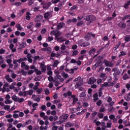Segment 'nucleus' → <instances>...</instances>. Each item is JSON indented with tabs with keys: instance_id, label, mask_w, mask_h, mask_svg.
<instances>
[{
	"instance_id": "nucleus-1",
	"label": "nucleus",
	"mask_w": 130,
	"mask_h": 130,
	"mask_svg": "<svg viewBox=\"0 0 130 130\" xmlns=\"http://www.w3.org/2000/svg\"><path fill=\"white\" fill-rule=\"evenodd\" d=\"M84 19L87 22L86 25L88 26V25H90L91 23H93V22L96 20V17L93 15H90L86 16L85 17H84Z\"/></svg>"
},
{
	"instance_id": "nucleus-2",
	"label": "nucleus",
	"mask_w": 130,
	"mask_h": 130,
	"mask_svg": "<svg viewBox=\"0 0 130 130\" xmlns=\"http://www.w3.org/2000/svg\"><path fill=\"white\" fill-rule=\"evenodd\" d=\"M51 5H52V3H51V2L47 3L43 2L41 3V5L43 6V8L44 9V10H48Z\"/></svg>"
},
{
	"instance_id": "nucleus-3",
	"label": "nucleus",
	"mask_w": 130,
	"mask_h": 130,
	"mask_svg": "<svg viewBox=\"0 0 130 130\" xmlns=\"http://www.w3.org/2000/svg\"><path fill=\"white\" fill-rule=\"evenodd\" d=\"M44 18L46 21H49L50 18H52V13L50 12H47L44 14Z\"/></svg>"
},
{
	"instance_id": "nucleus-4",
	"label": "nucleus",
	"mask_w": 130,
	"mask_h": 130,
	"mask_svg": "<svg viewBox=\"0 0 130 130\" xmlns=\"http://www.w3.org/2000/svg\"><path fill=\"white\" fill-rule=\"evenodd\" d=\"M96 81H97V79H96L95 77H92L89 79L87 84H88V85H92L96 83Z\"/></svg>"
},
{
	"instance_id": "nucleus-5",
	"label": "nucleus",
	"mask_w": 130,
	"mask_h": 130,
	"mask_svg": "<svg viewBox=\"0 0 130 130\" xmlns=\"http://www.w3.org/2000/svg\"><path fill=\"white\" fill-rule=\"evenodd\" d=\"M43 19V16L41 15H38L36 16V18L34 19L35 22H36L37 23H39V22H40L41 20Z\"/></svg>"
},
{
	"instance_id": "nucleus-6",
	"label": "nucleus",
	"mask_w": 130,
	"mask_h": 130,
	"mask_svg": "<svg viewBox=\"0 0 130 130\" xmlns=\"http://www.w3.org/2000/svg\"><path fill=\"white\" fill-rule=\"evenodd\" d=\"M104 63H105L106 67H110V68L113 67V63L106 59L104 60Z\"/></svg>"
},
{
	"instance_id": "nucleus-7",
	"label": "nucleus",
	"mask_w": 130,
	"mask_h": 130,
	"mask_svg": "<svg viewBox=\"0 0 130 130\" xmlns=\"http://www.w3.org/2000/svg\"><path fill=\"white\" fill-rule=\"evenodd\" d=\"M118 27L121 28V29H125V28H126V23L121 21L118 24Z\"/></svg>"
},
{
	"instance_id": "nucleus-8",
	"label": "nucleus",
	"mask_w": 130,
	"mask_h": 130,
	"mask_svg": "<svg viewBox=\"0 0 130 130\" xmlns=\"http://www.w3.org/2000/svg\"><path fill=\"white\" fill-rule=\"evenodd\" d=\"M58 119V116H54V117L52 116H50L49 117V120L50 121H56Z\"/></svg>"
},
{
	"instance_id": "nucleus-9",
	"label": "nucleus",
	"mask_w": 130,
	"mask_h": 130,
	"mask_svg": "<svg viewBox=\"0 0 130 130\" xmlns=\"http://www.w3.org/2000/svg\"><path fill=\"white\" fill-rule=\"evenodd\" d=\"M82 85H83V81L81 80H79L77 83H76V84L75 85V87L77 89L79 88V87H81Z\"/></svg>"
},
{
	"instance_id": "nucleus-10",
	"label": "nucleus",
	"mask_w": 130,
	"mask_h": 130,
	"mask_svg": "<svg viewBox=\"0 0 130 130\" xmlns=\"http://www.w3.org/2000/svg\"><path fill=\"white\" fill-rule=\"evenodd\" d=\"M75 70H77V68H75L74 69H71L70 70L68 69H65L66 72L67 73H70V74H74V73H75Z\"/></svg>"
},
{
	"instance_id": "nucleus-11",
	"label": "nucleus",
	"mask_w": 130,
	"mask_h": 130,
	"mask_svg": "<svg viewBox=\"0 0 130 130\" xmlns=\"http://www.w3.org/2000/svg\"><path fill=\"white\" fill-rule=\"evenodd\" d=\"M27 44L25 42H23L21 44L19 45L20 47L18 49H22V48H25L26 47Z\"/></svg>"
},
{
	"instance_id": "nucleus-12",
	"label": "nucleus",
	"mask_w": 130,
	"mask_h": 130,
	"mask_svg": "<svg viewBox=\"0 0 130 130\" xmlns=\"http://www.w3.org/2000/svg\"><path fill=\"white\" fill-rule=\"evenodd\" d=\"M89 45H90V43L84 42L80 45V46H82V47H87V46H89Z\"/></svg>"
},
{
	"instance_id": "nucleus-13",
	"label": "nucleus",
	"mask_w": 130,
	"mask_h": 130,
	"mask_svg": "<svg viewBox=\"0 0 130 130\" xmlns=\"http://www.w3.org/2000/svg\"><path fill=\"white\" fill-rule=\"evenodd\" d=\"M93 98H94L93 101H94V102H96L97 100H99V98H98V93H95L93 95Z\"/></svg>"
},
{
	"instance_id": "nucleus-14",
	"label": "nucleus",
	"mask_w": 130,
	"mask_h": 130,
	"mask_svg": "<svg viewBox=\"0 0 130 130\" xmlns=\"http://www.w3.org/2000/svg\"><path fill=\"white\" fill-rule=\"evenodd\" d=\"M64 23H63V22H60L57 26V29L58 30H59L61 28H62V27H63V24Z\"/></svg>"
},
{
	"instance_id": "nucleus-15",
	"label": "nucleus",
	"mask_w": 130,
	"mask_h": 130,
	"mask_svg": "<svg viewBox=\"0 0 130 130\" xmlns=\"http://www.w3.org/2000/svg\"><path fill=\"white\" fill-rule=\"evenodd\" d=\"M31 13H30V12H26V16L25 17L26 20H27L28 21L30 20V19H31Z\"/></svg>"
},
{
	"instance_id": "nucleus-16",
	"label": "nucleus",
	"mask_w": 130,
	"mask_h": 130,
	"mask_svg": "<svg viewBox=\"0 0 130 130\" xmlns=\"http://www.w3.org/2000/svg\"><path fill=\"white\" fill-rule=\"evenodd\" d=\"M122 79H123V80H124V81L128 80V79H129V76H128V75H127V74L125 73L122 76Z\"/></svg>"
},
{
	"instance_id": "nucleus-17",
	"label": "nucleus",
	"mask_w": 130,
	"mask_h": 130,
	"mask_svg": "<svg viewBox=\"0 0 130 130\" xmlns=\"http://www.w3.org/2000/svg\"><path fill=\"white\" fill-rule=\"evenodd\" d=\"M124 98L126 101H129V100H130V92L127 94L125 95Z\"/></svg>"
},
{
	"instance_id": "nucleus-18",
	"label": "nucleus",
	"mask_w": 130,
	"mask_h": 130,
	"mask_svg": "<svg viewBox=\"0 0 130 130\" xmlns=\"http://www.w3.org/2000/svg\"><path fill=\"white\" fill-rule=\"evenodd\" d=\"M95 64L97 67H101L102 66V61L101 60V59H99Z\"/></svg>"
},
{
	"instance_id": "nucleus-19",
	"label": "nucleus",
	"mask_w": 130,
	"mask_h": 130,
	"mask_svg": "<svg viewBox=\"0 0 130 130\" xmlns=\"http://www.w3.org/2000/svg\"><path fill=\"white\" fill-rule=\"evenodd\" d=\"M57 41H59V42H64L66 41V39H63L62 37H60L59 38H57Z\"/></svg>"
},
{
	"instance_id": "nucleus-20",
	"label": "nucleus",
	"mask_w": 130,
	"mask_h": 130,
	"mask_svg": "<svg viewBox=\"0 0 130 130\" xmlns=\"http://www.w3.org/2000/svg\"><path fill=\"white\" fill-rule=\"evenodd\" d=\"M96 52V49L92 48L90 50V51L88 52V54L89 55H92V54H93V53H94V52Z\"/></svg>"
},
{
	"instance_id": "nucleus-21",
	"label": "nucleus",
	"mask_w": 130,
	"mask_h": 130,
	"mask_svg": "<svg viewBox=\"0 0 130 130\" xmlns=\"http://www.w3.org/2000/svg\"><path fill=\"white\" fill-rule=\"evenodd\" d=\"M12 99L13 100V101H15V102H17L19 100V98L17 97L16 95H14L12 96Z\"/></svg>"
},
{
	"instance_id": "nucleus-22",
	"label": "nucleus",
	"mask_w": 130,
	"mask_h": 130,
	"mask_svg": "<svg viewBox=\"0 0 130 130\" xmlns=\"http://www.w3.org/2000/svg\"><path fill=\"white\" fill-rule=\"evenodd\" d=\"M85 39L86 40H90L91 39V36L89 34V32L85 36Z\"/></svg>"
},
{
	"instance_id": "nucleus-23",
	"label": "nucleus",
	"mask_w": 130,
	"mask_h": 130,
	"mask_svg": "<svg viewBox=\"0 0 130 130\" xmlns=\"http://www.w3.org/2000/svg\"><path fill=\"white\" fill-rule=\"evenodd\" d=\"M124 55H126V52L124 51H122L120 52V54L118 55V57H120L121 56H124Z\"/></svg>"
},
{
	"instance_id": "nucleus-24",
	"label": "nucleus",
	"mask_w": 130,
	"mask_h": 130,
	"mask_svg": "<svg viewBox=\"0 0 130 130\" xmlns=\"http://www.w3.org/2000/svg\"><path fill=\"white\" fill-rule=\"evenodd\" d=\"M58 63H59V61H58V60H55L52 66L54 67V68H56V67H57V66L58 65Z\"/></svg>"
},
{
	"instance_id": "nucleus-25",
	"label": "nucleus",
	"mask_w": 130,
	"mask_h": 130,
	"mask_svg": "<svg viewBox=\"0 0 130 130\" xmlns=\"http://www.w3.org/2000/svg\"><path fill=\"white\" fill-rule=\"evenodd\" d=\"M120 44H121V42H119L118 44H117L115 47H114V51H115V50H116L117 49V48H118V47H119Z\"/></svg>"
},
{
	"instance_id": "nucleus-26",
	"label": "nucleus",
	"mask_w": 130,
	"mask_h": 130,
	"mask_svg": "<svg viewBox=\"0 0 130 130\" xmlns=\"http://www.w3.org/2000/svg\"><path fill=\"white\" fill-rule=\"evenodd\" d=\"M24 93H26L27 95H30L31 96V95L33 94V90H29L28 91H24Z\"/></svg>"
},
{
	"instance_id": "nucleus-27",
	"label": "nucleus",
	"mask_w": 130,
	"mask_h": 130,
	"mask_svg": "<svg viewBox=\"0 0 130 130\" xmlns=\"http://www.w3.org/2000/svg\"><path fill=\"white\" fill-rule=\"evenodd\" d=\"M12 5V6H16V7H20V6L22 5V3L21 2H16L13 3Z\"/></svg>"
},
{
	"instance_id": "nucleus-28",
	"label": "nucleus",
	"mask_w": 130,
	"mask_h": 130,
	"mask_svg": "<svg viewBox=\"0 0 130 130\" xmlns=\"http://www.w3.org/2000/svg\"><path fill=\"white\" fill-rule=\"evenodd\" d=\"M130 17V15H126L124 17H122V21H125V20H127L128 18Z\"/></svg>"
},
{
	"instance_id": "nucleus-29",
	"label": "nucleus",
	"mask_w": 130,
	"mask_h": 130,
	"mask_svg": "<svg viewBox=\"0 0 130 130\" xmlns=\"http://www.w3.org/2000/svg\"><path fill=\"white\" fill-rule=\"evenodd\" d=\"M103 89L102 88H100L99 90V97H101L102 96V94H103Z\"/></svg>"
},
{
	"instance_id": "nucleus-30",
	"label": "nucleus",
	"mask_w": 130,
	"mask_h": 130,
	"mask_svg": "<svg viewBox=\"0 0 130 130\" xmlns=\"http://www.w3.org/2000/svg\"><path fill=\"white\" fill-rule=\"evenodd\" d=\"M117 75H120V71H119V70H117L116 72L113 73L114 77H117Z\"/></svg>"
},
{
	"instance_id": "nucleus-31",
	"label": "nucleus",
	"mask_w": 130,
	"mask_h": 130,
	"mask_svg": "<svg viewBox=\"0 0 130 130\" xmlns=\"http://www.w3.org/2000/svg\"><path fill=\"white\" fill-rule=\"evenodd\" d=\"M79 54V51L74 50L73 52L72 56H75V55H78Z\"/></svg>"
},
{
	"instance_id": "nucleus-32",
	"label": "nucleus",
	"mask_w": 130,
	"mask_h": 130,
	"mask_svg": "<svg viewBox=\"0 0 130 130\" xmlns=\"http://www.w3.org/2000/svg\"><path fill=\"white\" fill-rule=\"evenodd\" d=\"M59 36H60V32H59V31H57V32L56 31V34H55V39H57L58 38Z\"/></svg>"
},
{
	"instance_id": "nucleus-33",
	"label": "nucleus",
	"mask_w": 130,
	"mask_h": 130,
	"mask_svg": "<svg viewBox=\"0 0 130 130\" xmlns=\"http://www.w3.org/2000/svg\"><path fill=\"white\" fill-rule=\"evenodd\" d=\"M53 82L55 83V86L56 87H57V86H58V85L60 84V82L58 80H54Z\"/></svg>"
},
{
	"instance_id": "nucleus-34",
	"label": "nucleus",
	"mask_w": 130,
	"mask_h": 130,
	"mask_svg": "<svg viewBox=\"0 0 130 130\" xmlns=\"http://www.w3.org/2000/svg\"><path fill=\"white\" fill-rule=\"evenodd\" d=\"M78 100H79V99H78V98H74L73 99V103H72L73 105H75V104H76V103H77V102Z\"/></svg>"
},
{
	"instance_id": "nucleus-35",
	"label": "nucleus",
	"mask_w": 130,
	"mask_h": 130,
	"mask_svg": "<svg viewBox=\"0 0 130 130\" xmlns=\"http://www.w3.org/2000/svg\"><path fill=\"white\" fill-rule=\"evenodd\" d=\"M63 5V3L62 2H60L58 3L57 6H58V7H59L60 8V10H61V8H62V5Z\"/></svg>"
},
{
	"instance_id": "nucleus-36",
	"label": "nucleus",
	"mask_w": 130,
	"mask_h": 130,
	"mask_svg": "<svg viewBox=\"0 0 130 130\" xmlns=\"http://www.w3.org/2000/svg\"><path fill=\"white\" fill-rule=\"evenodd\" d=\"M109 86V84L108 83V82H105L104 84L101 85V87L103 88V87H108Z\"/></svg>"
},
{
	"instance_id": "nucleus-37",
	"label": "nucleus",
	"mask_w": 130,
	"mask_h": 130,
	"mask_svg": "<svg viewBox=\"0 0 130 130\" xmlns=\"http://www.w3.org/2000/svg\"><path fill=\"white\" fill-rule=\"evenodd\" d=\"M46 51L47 53H48V54H49V53L51 52V48H50V47H47Z\"/></svg>"
},
{
	"instance_id": "nucleus-38",
	"label": "nucleus",
	"mask_w": 130,
	"mask_h": 130,
	"mask_svg": "<svg viewBox=\"0 0 130 130\" xmlns=\"http://www.w3.org/2000/svg\"><path fill=\"white\" fill-rule=\"evenodd\" d=\"M124 40L126 42H129L130 41V37L129 36H126L124 38Z\"/></svg>"
},
{
	"instance_id": "nucleus-39",
	"label": "nucleus",
	"mask_w": 130,
	"mask_h": 130,
	"mask_svg": "<svg viewBox=\"0 0 130 130\" xmlns=\"http://www.w3.org/2000/svg\"><path fill=\"white\" fill-rule=\"evenodd\" d=\"M82 80V78H81V77L79 76L78 77H77V78H75L74 80V82H79V81H81Z\"/></svg>"
},
{
	"instance_id": "nucleus-40",
	"label": "nucleus",
	"mask_w": 130,
	"mask_h": 130,
	"mask_svg": "<svg viewBox=\"0 0 130 130\" xmlns=\"http://www.w3.org/2000/svg\"><path fill=\"white\" fill-rule=\"evenodd\" d=\"M14 88H15V83H12V84L9 86V89H10V90H13V89H14Z\"/></svg>"
},
{
	"instance_id": "nucleus-41",
	"label": "nucleus",
	"mask_w": 130,
	"mask_h": 130,
	"mask_svg": "<svg viewBox=\"0 0 130 130\" xmlns=\"http://www.w3.org/2000/svg\"><path fill=\"white\" fill-rule=\"evenodd\" d=\"M24 98H18V100H17V102H18L19 103H22V102H24Z\"/></svg>"
},
{
	"instance_id": "nucleus-42",
	"label": "nucleus",
	"mask_w": 130,
	"mask_h": 130,
	"mask_svg": "<svg viewBox=\"0 0 130 130\" xmlns=\"http://www.w3.org/2000/svg\"><path fill=\"white\" fill-rule=\"evenodd\" d=\"M40 79H41V76H38V77H36V78L34 79V80H35L36 82H39V81H40Z\"/></svg>"
},
{
	"instance_id": "nucleus-43",
	"label": "nucleus",
	"mask_w": 130,
	"mask_h": 130,
	"mask_svg": "<svg viewBox=\"0 0 130 130\" xmlns=\"http://www.w3.org/2000/svg\"><path fill=\"white\" fill-rule=\"evenodd\" d=\"M96 104L98 106H101V104H102V101L101 100H99L98 102H96Z\"/></svg>"
},
{
	"instance_id": "nucleus-44",
	"label": "nucleus",
	"mask_w": 130,
	"mask_h": 130,
	"mask_svg": "<svg viewBox=\"0 0 130 130\" xmlns=\"http://www.w3.org/2000/svg\"><path fill=\"white\" fill-rule=\"evenodd\" d=\"M33 4H34V0L28 1V6H32Z\"/></svg>"
},
{
	"instance_id": "nucleus-45",
	"label": "nucleus",
	"mask_w": 130,
	"mask_h": 130,
	"mask_svg": "<svg viewBox=\"0 0 130 130\" xmlns=\"http://www.w3.org/2000/svg\"><path fill=\"white\" fill-rule=\"evenodd\" d=\"M83 24H84V21H83V20H82V21H80L77 22V26H82V25H83Z\"/></svg>"
},
{
	"instance_id": "nucleus-46",
	"label": "nucleus",
	"mask_w": 130,
	"mask_h": 130,
	"mask_svg": "<svg viewBox=\"0 0 130 130\" xmlns=\"http://www.w3.org/2000/svg\"><path fill=\"white\" fill-rule=\"evenodd\" d=\"M42 91H43V89H42V88H38L37 90V92L38 94H41V92H42Z\"/></svg>"
},
{
	"instance_id": "nucleus-47",
	"label": "nucleus",
	"mask_w": 130,
	"mask_h": 130,
	"mask_svg": "<svg viewBox=\"0 0 130 130\" xmlns=\"http://www.w3.org/2000/svg\"><path fill=\"white\" fill-rule=\"evenodd\" d=\"M104 49V47H102L101 49H100L98 51L97 53L98 55L100 54L101 52H102V51Z\"/></svg>"
},
{
	"instance_id": "nucleus-48",
	"label": "nucleus",
	"mask_w": 130,
	"mask_h": 130,
	"mask_svg": "<svg viewBox=\"0 0 130 130\" xmlns=\"http://www.w3.org/2000/svg\"><path fill=\"white\" fill-rule=\"evenodd\" d=\"M62 116L63 119H64L66 120L68 119V117H69V115L64 114V115H63Z\"/></svg>"
},
{
	"instance_id": "nucleus-49",
	"label": "nucleus",
	"mask_w": 130,
	"mask_h": 130,
	"mask_svg": "<svg viewBox=\"0 0 130 130\" xmlns=\"http://www.w3.org/2000/svg\"><path fill=\"white\" fill-rule=\"evenodd\" d=\"M62 53H63L62 51H60V53L58 52L56 55V57L59 58L60 56V54H62Z\"/></svg>"
},
{
	"instance_id": "nucleus-50",
	"label": "nucleus",
	"mask_w": 130,
	"mask_h": 130,
	"mask_svg": "<svg viewBox=\"0 0 130 130\" xmlns=\"http://www.w3.org/2000/svg\"><path fill=\"white\" fill-rule=\"evenodd\" d=\"M12 101H11V100H6V101H5V104H11V103H12Z\"/></svg>"
},
{
	"instance_id": "nucleus-51",
	"label": "nucleus",
	"mask_w": 130,
	"mask_h": 130,
	"mask_svg": "<svg viewBox=\"0 0 130 130\" xmlns=\"http://www.w3.org/2000/svg\"><path fill=\"white\" fill-rule=\"evenodd\" d=\"M48 80L49 81V82H51V81H54V80H53V77L51 76H50L48 77Z\"/></svg>"
},
{
	"instance_id": "nucleus-52",
	"label": "nucleus",
	"mask_w": 130,
	"mask_h": 130,
	"mask_svg": "<svg viewBox=\"0 0 130 130\" xmlns=\"http://www.w3.org/2000/svg\"><path fill=\"white\" fill-rule=\"evenodd\" d=\"M51 115L55 116L56 115V111L55 110H53L51 112Z\"/></svg>"
},
{
	"instance_id": "nucleus-53",
	"label": "nucleus",
	"mask_w": 130,
	"mask_h": 130,
	"mask_svg": "<svg viewBox=\"0 0 130 130\" xmlns=\"http://www.w3.org/2000/svg\"><path fill=\"white\" fill-rule=\"evenodd\" d=\"M47 31V30L46 28H43L41 30V33L42 34H45V33H46V31Z\"/></svg>"
},
{
	"instance_id": "nucleus-54",
	"label": "nucleus",
	"mask_w": 130,
	"mask_h": 130,
	"mask_svg": "<svg viewBox=\"0 0 130 130\" xmlns=\"http://www.w3.org/2000/svg\"><path fill=\"white\" fill-rule=\"evenodd\" d=\"M61 76L60 75H57L55 77L54 80H56V81H57V80H60Z\"/></svg>"
},
{
	"instance_id": "nucleus-55",
	"label": "nucleus",
	"mask_w": 130,
	"mask_h": 130,
	"mask_svg": "<svg viewBox=\"0 0 130 130\" xmlns=\"http://www.w3.org/2000/svg\"><path fill=\"white\" fill-rule=\"evenodd\" d=\"M115 84H116V81H113V82H110L109 85V87H111V86H113L115 85Z\"/></svg>"
},
{
	"instance_id": "nucleus-56",
	"label": "nucleus",
	"mask_w": 130,
	"mask_h": 130,
	"mask_svg": "<svg viewBox=\"0 0 130 130\" xmlns=\"http://www.w3.org/2000/svg\"><path fill=\"white\" fill-rule=\"evenodd\" d=\"M42 73H45L46 71V66H45L44 67H42L41 69Z\"/></svg>"
},
{
	"instance_id": "nucleus-57",
	"label": "nucleus",
	"mask_w": 130,
	"mask_h": 130,
	"mask_svg": "<svg viewBox=\"0 0 130 130\" xmlns=\"http://www.w3.org/2000/svg\"><path fill=\"white\" fill-rule=\"evenodd\" d=\"M112 20H113V17H108L106 19V21H112Z\"/></svg>"
},
{
	"instance_id": "nucleus-58",
	"label": "nucleus",
	"mask_w": 130,
	"mask_h": 130,
	"mask_svg": "<svg viewBox=\"0 0 130 130\" xmlns=\"http://www.w3.org/2000/svg\"><path fill=\"white\" fill-rule=\"evenodd\" d=\"M86 96V93L84 92H82L81 93H80V94L79 95V97L81 98H83V97H85Z\"/></svg>"
},
{
	"instance_id": "nucleus-59",
	"label": "nucleus",
	"mask_w": 130,
	"mask_h": 130,
	"mask_svg": "<svg viewBox=\"0 0 130 130\" xmlns=\"http://www.w3.org/2000/svg\"><path fill=\"white\" fill-rule=\"evenodd\" d=\"M26 67V62L23 61L21 62V68H25Z\"/></svg>"
},
{
	"instance_id": "nucleus-60",
	"label": "nucleus",
	"mask_w": 130,
	"mask_h": 130,
	"mask_svg": "<svg viewBox=\"0 0 130 130\" xmlns=\"http://www.w3.org/2000/svg\"><path fill=\"white\" fill-rule=\"evenodd\" d=\"M70 62L71 63H77V60L75 59H72Z\"/></svg>"
},
{
	"instance_id": "nucleus-61",
	"label": "nucleus",
	"mask_w": 130,
	"mask_h": 130,
	"mask_svg": "<svg viewBox=\"0 0 130 130\" xmlns=\"http://www.w3.org/2000/svg\"><path fill=\"white\" fill-rule=\"evenodd\" d=\"M34 73V70H29L27 72L28 75H32V74Z\"/></svg>"
},
{
	"instance_id": "nucleus-62",
	"label": "nucleus",
	"mask_w": 130,
	"mask_h": 130,
	"mask_svg": "<svg viewBox=\"0 0 130 130\" xmlns=\"http://www.w3.org/2000/svg\"><path fill=\"white\" fill-rule=\"evenodd\" d=\"M100 78H105L106 77V74L105 73H102L100 76Z\"/></svg>"
},
{
	"instance_id": "nucleus-63",
	"label": "nucleus",
	"mask_w": 130,
	"mask_h": 130,
	"mask_svg": "<svg viewBox=\"0 0 130 130\" xmlns=\"http://www.w3.org/2000/svg\"><path fill=\"white\" fill-rule=\"evenodd\" d=\"M34 100H35V101H36L37 102H40V98H39V96L36 98L34 99Z\"/></svg>"
},
{
	"instance_id": "nucleus-64",
	"label": "nucleus",
	"mask_w": 130,
	"mask_h": 130,
	"mask_svg": "<svg viewBox=\"0 0 130 130\" xmlns=\"http://www.w3.org/2000/svg\"><path fill=\"white\" fill-rule=\"evenodd\" d=\"M57 128H58V126H57V125H54V126L52 127V130H57Z\"/></svg>"
}]
</instances>
